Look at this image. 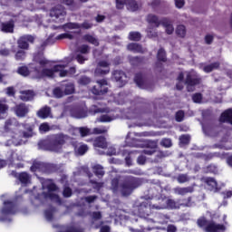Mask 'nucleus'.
Here are the masks:
<instances>
[{
  "label": "nucleus",
  "mask_w": 232,
  "mask_h": 232,
  "mask_svg": "<svg viewBox=\"0 0 232 232\" xmlns=\"http://www.w3.org/2000/svg\"><path fill=\"white\" fill-rule=\"evenodd\" d=\"M59 171V165L53 163H44L43 173H47L48 175L52 173H57Z\"/></svg>",
  "instance_id": "18"
},
{
  "label": "nucleus",
  "mask_w": 232,
  "mask_h": 232,
  "mask_svg": "<svg viewBox=\"0 0 232 232\" xmlns=\"http://www.w3.org/2000/svg\"><path fill=\"white\" fill-rule=\"evenodd\" d=\"M91 92L93 95H106L108 93V81L106 79L98 80Z\"/></svg>",
  "instance_id": "6"
},
{
  "label": "nucleus",
  "mask_w": 232,
  "mask_h": 232,
  "mask_svg": "<svg viewBox=\"0 0 232 232\" xmlns=\"http://www.w3.org/2000/svg\"><path fill=\"white\" fill-rule=\"evenodd\" d=\"M14 111L16 115V117H26L28 115V111H30V109H28V106H26L25 103H20L14 107Z\"/></svg>",
  "instance_id": "12"
},
{
  "label": "nucleus",
  "mask_w": 232,
  "mask_h": 232,
  "mask_svg": "<svg viewBox=\"0 0 232 232\" xmlns=\"http://www.w3.org/2000/svg\"><path fill=\"white\" fill-rule=\"evenodd\" d=\"M88 150L89 148L86 144H82L79 147L74 146V153L79 157H82V155L86 154L88 152Z\"/></svg>",
  "instance_id": "28"
},
{
  "label": "nucleus",
  "mask_w": 232,
  "mask_h": 232,
  "mask_svg": "<svg viewBox=\"0 0 232 232\" xmlns=\"http://www.w3.org/2000/svg\"><path fill=\"white\" fill-rule=\"evenodd\" d=\"M220 122H227L232 125V109L223 111L219 118Z\"/></svg>",
  "instance_id": "20"
},
{
  "label": "nucleus",
  "mask_w": 232,
  "mask_h": 232,
  "mask_svg": "<svg viewBox=\"0 0 232 232\" xmlns=\"http://www.w3.org/2000/svg\"><path fill=\"white\" fill-rule=\"evenodd\" d=\"M44 168V162L34 160L30 168V170L33 171V173H35L36 171H41L43 173Z\"/></svg>",
  "instance_id": "27"
},
{
  "label": "nucleus",
  "mask_w": 232,
  "mask_h": 232,
  "mask_svg": "<svg viewBox=\"0 0 232 232\" xmlns=\"http://www.w3.org/2000/svg\"><path fill=\"white\" fill-rule=\"evenodd\" d=\"M179 206H183L184 208H191L193 206V198L188 197V198H183L180 200Z\"/></svg>",
  "instance_id": "42"
},
{
  "label": "nucleus",
  "mask_w": 232,
  "mask_h": 232,
  "mask_svg": "<svg viewBox=\"0 0 232 232\" xmlns=\"http://www.w3.org/2000/svg\"><path fill=\"white\" fill-rule=\"evenodd\" d=\"M148 209L151 211V209H162V207L159 205H152L150 201L146 200L140 204L139 212L146 215Z\"/></svg>",
  "instance_id": "11"
},
{
  "label": "nucleus",
  "mask_w": 232,
  "mask_h": 232,
  "mask_svg": "<svg viewBox=\"0 0 232 232\" xmlns=\"http://www.w3.org/2000/svg\"><path fill=\"white\" fill-rule=\"evenodd\" d=\"M146 21L149 24H154L155 28L160 26V20L156 14H149L146 17Z\"/></svg>",
  "instance_id": "24"
},
{
  "label": "nucleus",
  "mask_w": 232,
  "mask_h": 232,
  "mask_svg": "<svg viewBox=\"0 0 232 232\" xmlns=\"http://www.w3.org/2000/svg\"><path fill=\"white\" fill-rule=\"evenodd\" d=\"M34 97H35V93L34 92V91H23L21 95H20V99L21 101H24V102H28V101H33Z\"/></svg>",
  "instance_id": "26"
},
{
  "label": "nucleus",
  "mask_w": 232,
  "mask_h": 232,
  "mask_svg": "<svg viewBox=\"0 0 232 232\" xmlns=\"http://www.w3.org/2000/svg\"><path fill=\"white\" fill-rule=\"evenodd\" d=\"M195 188L193 187H184V188H175V193L178 195H188V193H193Z\"/></svg>",
  "instance_id": "29"
},
{
  "label": "nucleus",
  "mask_w": 232,
  "mask_h": 232,
  "mask_svg": "<svg viewBox=\"0 0 232 232\" xmlns=\"http://www.w3.org/2000/svg\"><path fill=\"white\" fill-rule=\"evenodd\" d=\"M184 111H178L175 115V119L177 122H182L184 121Z\"/></svg>",
  "instance_id": "62"
},
{
  "label": "nucleus",
  "mask_w": 232,
  "mask_h": 232,
  "mask_svg": "<svg viewBox=\"0 0 232 232\" xmlns=\"http://www.w3.org/2000/svg\"><path fill=\"white\" fill-rule=\"evenodd\" d=\"M146 148L149 150H157L158 148L157 141H153V140L147 141Z\"/></svg>",
  "instance_id": "63"
},
{
  "label": "nucleus",
  "mask_w": 232,
  "mask_h": 232,
  "mask_svg": "<svg viewBox=\"0 0 232 232\" xmlns=\"http://www.w3.org/2000/svg\"><path fill=\"white\" fill-rule=\"evenodd\" d=\"M113 79L116 81V82H119L120 86L126 85V82H128V76H126V72L123 71L116 70L112 73Z\"/></svg>",
  "instance_id": "10"
},
{
  "label": "nucleus",
  "mask_w": 232,
  "mask_h": 232,
  "mask_svg": "<svg viewBox=\"0 0 232 232\" xmlns=\"http://www.w3.org/2000/svg\"><path fill=\"white\" fill-rule=\"evenodd\" d=\"M220 68V62H215L210 64L205 65L203 71L205 73H211L213 70H218Z\"/></svg>",
  "instance_id": "30"
},
{
  "label": "nucleus",
  "mask_w": 232,
  "mask_h": 232,
  "mask_svg": "<svg viewBox=\"0 0 232 232\" xmlns=\"http://www.w3.org/2000/svg\"><path fill=\"white\" fill-rule=\"evenodd\" d=\"M126 6L130 12H139L140 10V5L137 0H126Z\"/></svg>",
  "instance_id": "22"
},
{
  "label": "nucleus",
  "mask_w": 232,
  "mask_h": 232,
  "mask_svg": "<svg viewBox=\"0 0 232 232\" xmlns=\"http://www.w3.org/2000/svg\"><path fill=\"white\" fill-rule=\"evenodd\" d=\"M116 10H124L126 0H115Z\"/></svg>",
  "instance_id": "56"
},
{
  "label": "nucleus",
  "mask_w": 232,
  "mask_h": 232,
  "mask_svg": "<svg viewBox=\"0 0 232 232\" xmlns=\"http://www.w3.org/2000/svg\"><path fill=\"white\" fill-rule=\"evenodd\" d=\"M202 82V79L200 77H198L197 75L188 72L184 81V83L187 86L188 92H191V88L195 86H198Z\"/></svg>",
  "instance_id": "7"
},
{
  "label": "nucleus",
  "mask_w": 232,
  "mask_h": 232,
  "mask_svg": "<svg viewBox=\"0 0 232 232\" xmlns=\"http://www.w3.org/2000/svg\"><path fill=\"white\" fill-rule=\"evenodd\" d=\"M160 146H162L163 148H171V146H173V143L171 142L170 139L164 138L160 141Z\"/></svg>",
  "instance_id": "54"
},
{
  "label": "nucleus",
  "mask_w": 232,
  "mask_h": 232,
  "mask_svg": "<svg viewBox=\"0 0 232 232\" xmlns=\"http://www.w3.org/2000/svg\"><path fill=\"white\" fill-rule=\"evenodd\" d=\"M40 131H44V133L50 130V125L47 122L42 123L39 127Z\"/></svg>",
  "instance_id": "64"
},
{
  "label": "nucleus",
  "mask_w": 232,
  "mask_h": 232,
  "mask_svg": "<svg viewBox=\"0 0 232 232\" xmlns=\"http://www.w3.org/2000/svg\"><path fill=\"white\" fill-rule=\"evenodd\" d=\"M56 66H61L60 70L58 72H60L59 75L61 77H66L68 75V71L64 70V68H66V65L64 64H56Z\"/></svg>",
  "instance_id": "60"
},
{
  "label": "nucleus",
  "mask_w": 232,
  "mask_h": 232,
  "mask_svg": "<svg viewBox=\"0 0 232 232\" xmlns=\"http://www.w3.org/2000/svg\"><path fill=\"white\" fill-rule=\"evenodd\" d=\"M98 66H100V68L96 69V73H99L100 75H106L110 73V63H108V62L101 61L99 62ZM101 68H107V70H102Z\"/></svg>",
  "instance_id": "21"
},
{
  "label": "nucleus",
  "mask_w": 232,
  "mask_h": 232,
  "mask_svg": "<svg viewBox=\"0 0 232 232\" xmlns=\"http://www.w3.org/2000/svg\"><path fill=\"white\" fill-rule=\"evenodd\" d=\"M34 62L36 64H39V66H41V68H44V67L48 66V64H50V60H48L44 57V52H38V53H34Z\"/></svg>",
  "instance_id": "9"
},
{
  "label": "nucleus",
  "mask_w": 232,
  "mask_h": 232,
  "mask_svg": "<svg viewBox=\"0 0 232 232\" xmlns=\"http://www.w3.org/2000/svg\"><path fill=\"white\" fill-rule=\"evenodd\" d=\"M81 28V24L79 23H66L63 25V30L66 32L67 30H79Z\"/></svg>",
  "instance_id": "33"
},
{
  "label": "nucleus",
  "mask_w": 232,
  "mask_h": 232,
  "mask_svg": "<svg viewBox=\"0 0 232 232\" xmlns=\"http://www.w3.org/2000/svg\"><path fill=\"white\" fill-rule=\"evenodd\" d=\"M56 39H58V41H61L63 39H69L70 41H72V40H73V34H72L70 33H63V34L57 35Z\"/></svg>",
  "instance_id": "48"
},
{
  "label": "nucleus",
  "mask_w": 232,
  "mask_h": 232,
  "mask_svg": "<svg viewBox=\"0 0 232 232\" xmlns=\"http://www.w3.org/2000/svg\"><path fill=\"white\" fill-rule=\"evenodd\" d=\"M50 15L56 19H59V17H64V15H66V10L63 5H56L51 9Z\"/></svg>",
  "instance_id": "13"
},
{
  "label": "nucleus",
  "mask_w": 232,
  "mask_h": 232,
  "mask_svg": "<svg viewBox=\"0 0 232 232\" xmlns=\"http://www.w3.org/2000/svg\"><path fill=\"white\" fill-rule=\"evenodd\" d=\"M167 206L168 208H170V209H179L180 205L177 203L174 199H168L167 200Z\"/></svg>",
  "instance_id": "46"
},
{
  "label": "nucleus",
  "mask_w": 232,
  "mask_h": 232,
  "mask_svg": "<svg viewBox=\"0 0 232 232\" xmlns=\"http://www.w3.org/2000/svg\"><path fill=\"white\" fill-rule=\"evenodd\" d=\"M92 171L98 179H102L103 175H105L104 168L101 165H94L92 168Z\"/></svg>",
  "instance_id": "34"
},
{
  "label": "nucleus",
  "mask_w": 232,
  "mask_h": 232,
  "mask_svg": "<svg viewBox=\"0 0 232 232\" xmlns=\"http://www.w3.org/2000/svg\"><path fill=\"white\" fill-rule=\"evenodd\" d=\"M90 82H92V78L86 75H82L77 81V83L79 84V86H88Z\"/></svg>",
  "instance_id": "39"
},
{
  "label": "nucleus",
  "mask_w": 232,
  "mask_h": 232,
  "mask_svg": "<svg viewBox=\"0 0 232 232\" xmlns=\"http://www.w3.org/2000/svg\"><path fill=\"white\" fill-rule=\"evenodd\" d=\"M12 177H14V179H17V180L20 182V184H22L23 186H27V184H30L31 180H32V176L26 172V171H23V172H17L15 170H13L11 172Z\"/></svg>",
  "instance_id": "8"
},
{
  "label": "nucleus",
  "mask_w": 232,
  "mask_h": 232,
  "mask_svg": "<svg viewBox=\"0 0 232 232\" xmlns=\"http://www.w3.org/2000/svg\"><path fill=\"white\" fill-rule=\"evenodd\" d=\"M15 61H24L26 59V53L24 49L18 50L14 54Z\"/></svg>",
  "instance_id": "41"
},
{
  "label": "nucleus",
  "mask_w": 232,
  "mask_h": 232,
  "mask_svg": "<svg viewBox=\"0 0 232 232\" xmlns=\"http://www.w3.org/2000/svg\"><path fill=\"white\" fill-rule=\"evenodd\" d=\"M186 25L184 24H179L177 26L176 28V34L178 35V37H180L181 39H184V37H186Z\"/></svg>",
  "instance_id": "38"
},
{
  "label": "nucleus",
  "mask_w": 232,
  "mask_h": 232,
  "mask_svg": "<svg viewBox=\"0 0 232 232\" xmlns=\"http://www.w3.org/2000/svg\"><path fill=\"white\" fill-rule=\"evenodd\" d=\"M82 39L86 43H90V44H93L94 46H99V44H100L99 40L92 34H87L83 35Z\"/></svg>",
  "instance_id": "32"
},
{
  "label": "nucleus",
  "mask_w": 232,
  "mask_h": 232,
  "mask_svg": "<svg viewBox=\"0 0 232 232\" xmlns=\"http://www.w3.org/2000/svg\"><path fill=\"white\" fill-rule=\"evenodd\" d=\"M90 111L95 115L96 113H104V109H101L97 105H92L90 109Z\"/></svg>",
  "instance_id": "61"
},
{
  "label": "nucleus",
  "mask_w": 232,
  "mask_h": 232,
  "mask_svg": "<svg viewBox=\"0 0 232 232\" xmlns=\"http://www.w3.org/2000/svg\"><path fill=\"white\" fill-rule=\"evenodd\" d=\"M90 46L88 44H82L78 47V52L83 55H88L90 53Z\"/></svg>",
  "instance_id": "44"
},
{
  "label": "nucleus",
  "mask_w": 232,
  "mask_h": 232,
  "mask_svg": "<svg viewBox=\"0 0 232 232\" xmlns=\"http://www.w3.org/2000/svg\"><path fill=\"white\" fill-rule=\"evenodd\" d=\"M90 184H92L93 189H97L98 191L104 186V182H98L93 179H90Z\"/></svg>",
  "instance_id": "52"
},
{
  "label": "nucleus",
  "mask_w": 232,
  "mask_h": 232,
  "mask_svg": "<svg viewBox=\"0 0 232 232\" xmlns=\"http://www.w3.org/2000/svg\"><path fill=\"white\" fill-rule=\"evenodd\" d=\"M94 148H101L102 150H106L108 148V141L104 136H98L93 140Z\"/></svg>",
  "instance_id": "16"
},
{
  "label": "nucleus",
  "mask_w": 232,
  "mask_h": 232,
  "mask_svg": "<svg viewBox=\"0 0 232 232\" xmlns=\"http://www.w3.org/2000/svg\"><path fill=\"white\" fill-rule=\"evenodd\" d=\"M99 122H111L113 121V118L108 114H102L98 119Z\"/></svg>",
  "instance_id": "53"
},
{
  "label": "nucleus",
  "mask_w": 232,
  "mask_h": 232,
  "mask_svg": "<svg viewBox=\"0 0 232 232\" xmlns=\"http://www.w3.org/2000/svg\"><path fill=\"white\" fill-rule=\"evenodd\" d=\"M68 135L63 133L53 134L46 140L39 141L38 147L44 151H53L54 153H61L63 146L66 144Z\"/></svg>",
  "instance_id": "2"
},
{
  "label": "nucleus",
  "mask_w": 232,
  "mask_h": 232,
  "mask_svg": "<svg viewBox=\"0 0 232 232\" xmlns=\"http://www.w3.org/2000/svg\"><path fill=\"white\" fill-rule=\"evenodd\" d=\"M205 171L206 173H217L218 171L217 165L209 164L208 166L206 167Z\"/></svg>",
  "instance_id": "59"
},
{
  "label": "nucleus",
  "mask_w": 232,
  "mask_h": 232,
  "mask_svg": "<svg viewBox=\"0 0 232 232\" xmlns=\"http://www.w3.org/2000/svg\"><path fill=\"white\" fill-rule=\"evenodd\" d=\"M44 198H49L50 200H55V202H61V198L59 195L52 192H43Z\"/></svg>",
  "instance_id": "37"
},
{
  "label": "nucleus",
  "mask_w": 232,
  "mask_h": 232,
  "mask_svg": "<svg viewBox=\"0 0 232 232\" xmlns=\"http://www.w3.org/2000/svg\"><path fill=\"white\" fill-rule=\"evenodd\" d=\"M206 184L208 186H210L212 188H217V186H218V184L217 183V180H215L214 178H207Z\"/></svg>",
  "instance_id": "57"
},
{
  "label": "nucleus",
  "mask_w": 232,
  "mask_h": 232,
  "mask_svg": "<svg viewBox=\"0 0 232 232\" xmlns=\"http://www.w3.org/2000/svg\"><path fill=\"white\" fill-rule=\"evenodd\" d=\"M129 39L130 41L139 42L140 39H142V35L139 32H130L129 34Z\"/></svg>",
  "instance_id": "43"
},
{
  "label": "nucleus",
  "mask_w": 232,
  "mask_h": 232,
  "mask_svg": "<svg viewBox=\"0 0 232 232\" xmlns=\"http://www.w3.org/2000/svg\"><path fill=\"white\" fill-rule=\"evenodd\" d=\"M78 131L81 137H88L90 135H92V130L88 127H80L78 128Z\"/></svg>",
  "instance_id": "40"
},
{
  "label": "nucleus",
  "mask_w": 232,
  "mask_h": 232,
  "mask_svg": "<svg viewBox=\"0 0 232 232\" xmlns=\"http://www.w3.org/2000/svg\"><path fill=\"white\" fill-rule=\"evenodd\" d=\"M146 57L144 56H132L130 58V63L131 66H142V64H146Z\"/></svg>",
  "instance_id": "23"
},
{
  "label": "nucleus",
  "mask_w": 232,
  "mask_h": 232,
  "mask_svg": "<svg viewBox=\"0 0 232 232\" xmlns=\"http://www.w3.org/2000/svg\"><path fill=\"white\" fill-rule=\"evenodd\" d=\"M35 43V37L32 34H24L17 40V45L20 50H30V44Z\"/></svg>",
  "instance_id": "5"
},
{
  "label": "nucleus",
  "mask_w": 232,
  "mask_h": 232,
  "mask_svg": "<svg viewBox=\"0 0 232 232\" xmlns=\"http://www.w3.org/2000/svg\"><path fill=\"white\" fill-rule=\"evenodd\" d=\"M53 93L56 99H61L64 95H73L75 93V83L72 82H63L60 87H55Z\"/></svg>",
  "instance_id": "3"
},
{
  "label": "nucleus",
  "mask_w": 232,
  "mask_h": 232,
  "mask_svg": "<svg viewBox=\"0 0 232 232\" xmlns=\"http://www.w3.org/2000/svg\"><path fill=\"white\" fill-rule=\"evenodd\" d=\"M166 153L164 151L159 150L155 156L154 162H160L162 159H165Z\"/></svg>",
  "instance_id": "58"
},
{
  "label": "nucleus",
  "mask_w": 232,
  "mask_h": 232,
  "mask_svg": "<svg viewBox=\"0 0 232 232\" xmlns=\"http://www.w3.org/2000/svg\"><path fill=\"white\" fill-rule=\"evenodd\" d=\"M61 68V65H54L53 69L44 68L42 70L43 77H53Z\"/></svg>",
  "instance_id": "19"
},
{
  "label": "nucleus",
  "mask_w": 232,
  "mask_h": 232,
  "mask_svg": "<svg viewBox=\"0 0 232 232\" xmlns=\"http://www.w3.org/2000/svg\"><path fill=\"white\" fill-rule=\"evenodd\" d=\"M10 215H15V203L11 200L4 201V207L0 210V222H12Z\"/></svg>",
  "instance_id": "4"
},
{
  "label": "nucleus",
  "mask_w": 232,
  "mask_h": 232,
  "mask_svg": "<svg viewBox=\"0 0 232 232\" xmlns=\"http://www.w3.org/2000/svg\"><path fill=\"white\" fill-rule=\"evenodd\" d=\"M191 140V137L188 134H183L179 137V142L180 144H183V146H188Z\"/></svg>",
  "instance_id": "45"
},
{
  "label": "nucleus",
  "mask_w": 232,
  "mask_h": 232,
  "mask_svg": "<svg viewBox=\"0 0 232 232\" xmlns=\"http://www.w3.org/2000/svg\"><path fill=\"white\" fill-rule=\"evenodd\" d=\"M147 35L150 39H153L155 37H159V33L157 32V29H153L152 27H148Z\"/></svg>",
  "instance_id": "47"
},
{
  "label": "nucleus",
  "mask_w": 232,
  "mask_h": 232,
  "mask_svg": "<svg viewBox=\"0 0 232 232\" xmlns=\"http://www.w3.org/2000/svg\"><path fill=\"white\" fill-rule=\"evenodd\" d=\"M51 113H52V108L48 106H44L37 111V117H39V119H48Z\"/></svg>",
  "instance_id": "25"
},
{
  "label": "nucleus",
  "mask_w": 232,
  "mask_h": 232,
  "mask_svg": "<svg viewBox=\"0 0 232 232\" xmlns=\"http://www.w3.org/2000/svg\"><path fill=\"white\" fill-rule=\"evenodd\" d=\"M202 93L200 92H196L192 95V101L193 102H195L196 104H200V102H202Z\"/></svg>",
  "instance_id": "49"
},
{
  "label": "nucleus",
  "mask_w": 232,
  "mask_h": 232,
  "mask_svg": "<svg viewBox=\"0 0 232 232\" xmlns=\"http://www.w3.org/2000/svg\"><path fill=\"white\" fill-rule=\"evenodd\" d=\"M14 23L12 22L3 23L2 32H5V34H14Z\"/></svg>",
  "instance_id": "36"
},
{
  "label": "nucleus",
  "mask_w": 232,
  "mask_h": 232,
  "mask_svg": "<svg viewBox=\"0 0 232 232\" xmlns=\"http://www.w3.org/2000/svg\"><path fill=\"white\" fill-rule=\"evenodd\" d=\"M127 49L129 52H132L133 53H144L146 50L142 47V44H136V43H130L127 45Z\"/></svg>",
  "instance_id": "17"
},
{
  "label": "nucleus",
  "mask_w": 232,
  "mask_h": 232,
  "mask_svg": "<svg viewBox=\"0 0 232 232\" xmlns=\"http://www.w3.org/2000/svg\"><path fill=\"white\" fill-rule=\"evenodd\" d=\"M157 60L159 62L156 63V68H160V70H162L163 65L160 63H166V61H168L166 50H164V48L161 47L158 50Z\"/></svg>",
  "instance_id": "15"
},
{
  "label": "nucleus",
  "mask_w": 232,
  "mask_h": 232,
  "mask_svg": "<svg viewBox=\"0 0 232 232\" xmlns=\"http://www.w3.org/2000/svg\"><path fill=\"white\" fill-rule=\"evenodd\" d=\"M134 82L139 86V88H144V86H146V82H144V77L141 72L135 74Z\"/></svg>",
  "instance_id": "31"
},
{
  "label": "nucleus",
  "mask_w": 232,
  "mask_h": 232,
  "mask_svg": "<svg viewBox=\"0 0 232 232\" xmlns=\"http://www.w3.org/2000/svg\"><path fill=\"white\" fill-rule=\"evenodd\" d=\"M73 195V190H72V188L70 187H64L63 190V196L64 198H70Z\"/></svg>",
  "instance_id": "50"
},
{
  "label": "nucleus",
  "mask_w": 232,
  "mask_h": 232,
  "mask_svg": "<svg viewBox=\"0 0 232 232\" xmlns=\"http://www.w3.org/2000/svg\"><path fill=\"white\" fill-rule=\"evenodd\" d=\"M16 72L22 77H28L31 73L30 69L26 65L18 67Z\"/></svg>",
  "instance_id": "35"
},
{
  "label": "nucleus",
  "mask_w": 232,
  "mask_h": 232,
  "mask_svg": "<svg viewBox=\"0 0 232 232\" xmlns=\"http://www.w3.org/2000/svg\"><path fill=\"white\" fill-rule=\"evenodd\" d=\"M92 133V135H102V133H108V129L106 127L94 128Z\"/></svg>",
  "instance_id": "51"
},
{
  "label": "nucleus",
  "mask_w": 232,
  "mask_h": 232,
  "mask_svg": "<svg viewBox=\"0 0 232 232\" xmlns=\"http://www.w3.org/2000/svg\"><path fill=\"white\" fill-rule=\"evenodd\" d=\"M142 184V179L135 176H125L121 183H119V179L114 178L111 182V189L113 193L120 191L122 197H130L133 194V191L139 189Z\"/></svg>",
  "instance_id": "1"
},
{
  "label": "nucleus",
  "mask_w": 232,
  "mask_h": 232,
  "mask_svg": "<svg viewBox=\"0 0 232 232\" xmlns=\"http://www.w3.org/2000/svg\"><path fill=\"white\" fill-rule=\"evenodd\" d=\"M163 26L164 28H167L168 26H170L171 24V20H169V18L168 17H163L160 20V26Z\"/></svg>",
  "instance_id": "55"
},
{
  "label": "nucleus",
  "mask_w": 232,
  "mask_h": 232,
  "mask_svg": "<svg viewBox=\"0 0 232 232\" xmlns=\"http://www.w3.org/2000/svg\"><path fill=\"white\" fill-rule=\"evenodd\" d=\"M207 232H224L226 231V226L221 224H216L215 222H209L205 227Z\"/></svg>",
  "instance_id": "14"
}]
</instances>
